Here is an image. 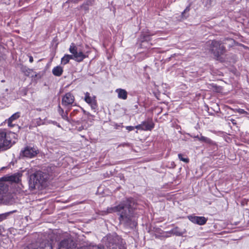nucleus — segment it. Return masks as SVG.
<instances>
[{"label": "nucleus", "mask_w": 249, "mask_h": 249, "mask_svg": "<svg viewBox=\"0 0 249 249\" xmlns=\"http://www.w3.org/2000/svg\"><path fill=\"white\" fill-rule=\"evenodd\" d=\"M132 203L129 199H127L118 206L107 208L106 213H117L119 215L120 222L128 225L133 216L134 210L131 206Z\"/></svg>", "instance_id": "1"}, {"label": "nucleus", "mask_w": 249, "mask_h": 249, "mask_svg": "<svg viewBox=\"0 0 249 249\" xmlns=\"http://www.w3.org/2000/svg\"><path fill=\"white\" fill-rule=\"evenodd\" d=\"M44 180L43 173L41 172H36L31 175L30 177L29 184L30 187L35 189L36 186L42 183Z\"/></svg>", "instance_id": "2"}, {"label": "nucleus", "mask_w": 249, "mask_h": 249, "mask_svg": "<svg viewBox=\"0 0 249 249\" xmlns=\"http://www.w3.org/2000/svg\"><path fill=\"white\" fill-rule=\"evenodd\" d=\"M39 153L37 147L31 145L26 146L20 151V155L28 158L35 157Z\"/></svg>", "instance_id": "3"}, {"label": "nucleus", "mask_w": 249, "mask_h": 249, "mask_svg": "<svg viewBox=\"0 0 249 249\" xmlns=\"http://www.w3.org/2000/svg\"><path fill=\"white\" fill-rule=\"evenodd\" d=\"M211 51L214 55L218 59L224 53L225 48L220 41L213 40L211 42Z\"/></svg>", "instance_id": "4"}, {"label": "nucleus", "mask_w": 249, "mask_h": 249, "mask_svg": "<svg viewBox=\"0 0 249 249\" xmlns=\"http://www.w3.org/2000/svg\"><path fill=\"white\" fill-rule=\"evenodd\" d=\"M70 52L72 54L73 59L77 62H81L86 57L82 52H77V48L74 43H71L69 48Z\"/></svg>", "instance_id": "5"}, {"label": "nucleus", "mask_w": 249, "mask_h": 249, "mask_svg": "<svg viewBox=\"0 0 249 249\" xmlns=\"http://www.w3.org/2000/svg\"><path fill=\"white\" fill-rule=\"evenodd\" d=\"M24 249H53L51 243L49 241H45L38 245L37 243L31 244Z\"/></svg>", "instance_id": "6"}, {"label": "nucleus", "mask_w": 249, "mask_h": 249, "mask_svg": "<svg viewBox=\"0 0 249 249\" xmlns=\"http://www.w3.org/2000/svg\"><path fill=\"white\" fill-rule=\"evenodd\" d=\"M84 100L90 106L92 109L97 108V102L94 96H91L89 93L87 92L85 93Z\"/></svg>", "instance_id": "7"}, {"label": "nucleus", "mask_w": 249, "mask_h": 249, "mask_svg": "<svg viewBox=\"0 0 249 249\" xmlns=\"http://www.w3.org/2000/svg\"><path fill=\"white\" fill-rule=\"evenodd\" d=\"M188 218L192 222L199 225H204L207 221V219L204 216L189 215Z\"/></svg>", "instance_id": "8"}, {"label": "nucleus", "mask_w": 249, "mask_h": 249, "mask_svg": "<svg viewBox=\"0 0 249 249\" xmlns=\"http://www.w3.org/2000/svg\"><path fill=\"white\" fill-rule=\"evenodd\" d=\"M10 144V141L7 139L6 133L3 131H0V148H7Z\"/></svg>", "instance_id": "9"}, {"label": "nucleus", "mask_w": 249, "mask_h": 249, "mask_svg": "<svg viewBox=\"0 0 249 249\" xmlns=\"http://www.w3.org/2000/svg\"><path fill=\"white\" fill-rule=\"evenodd\" d=\"M74 97L73 95L70 92L65 94L62 98V104L64 106H68L72 105L74 102Z\"/></svg>", "instance_id": "10"}, {"label": "nucleus", "mask_w": 249, "mask_h": 249, "mask_svg": "<svg viewBox=\"0 0 249 249\" xmlns=\"http://www.w3.org/2000/svg\"><path fill=\"white\" fill-rule=\"evenodd\" d=\"M93 117V116L89 113L86 114V116H85L84 119L81 121L80 123H81L82 125L80 126L77 127V130L78 131H80L83 129H86L88 128L90 124L87 123V122L86 121V119L87 118L88 119H92Z\"/></svg>", "instance_id": "11"}, {"label": "nucleus", "mask_w": 249, "mask_h": 249, "mask_svg": "<svg viewBox=\"0 0 249 249\" xmlns=\"http://www.w3.org/2000/svg\"><path fill=\"white\" fill-rule=\"evenodd\" d=\"M20 112H17L13 114L10 118H9L7 120H6L8 126L10 127H14L15 124L13 123L20 117Z\"/></svg>", "instance_id": "12"}, {"label": "nucleus", "mask_w": 249, "mask_h": 249, "mask_svg": "<svg viewBox=\"0 0 249 249\" xmlns=\"http://www.w3.org/2000/svg\"><path fill=\"white\" fill-rule=\"evenodd\" d=\"M142 130L143 131H151L155 126V124L152 120L143 121L142 123Z\"/></svg>", "instance_id": "13"}, {"label": "nucleus", "mask_w": 249, "mask_h": 249, "mask_svg": "<svg viewBox=\"0 0 249 249\" xmlns=\"http://www.w3.org/2000/svg\"><path fill=\"white\" fill-rule=\"evenodd\" d=\"M21 177V174L16 173L13 175L6 177V180L11 182H18L20 180Z\"/></svg>", "instance_id": "14"}, {"label": "nucleus", "mask_w": 249, "mask_h": 249, "mask_svg": "<svg viewBox=\"0 0 249 249\" xmlns=\"http://www.w3.org/2000/svg\"><path fill=\"white\" fill-rule=\"evenodd\" d=\"M115 92L118 94V98L122 100H126L127 98V92L124 89H117Z\"/></svg>", "instance_id": "15"}, {"label": "nucleus", "mask_w": 249, "mask_h": 249, "mask_svg": "<svg viewBox=\"0 0 249 249\" xmlns=\"http://www.w3.org/2000/svg\"><path fill=\"white\" fill-rule=\"evenodd\" d=\"M63 72V68L60 66L55 67L52 70L53 74L56 76H60Z\"/></svg>", "instance_id": "16"}, {"label": "nucleus", "mask_w": 249, "mask_h": 249, "mask_svg": "<svg viewBox=\"0 0 249 249\" xmlns=\"http://www.w3.org/2000/svg\"><path fill=\"white\" fill-rule=\"evenodd\" d=\"M73 59V56L70 54H65L61 60V63L63 65H66L68 64L71 59Z\"/></svg>", "instance_id": "17"}, {"label": "nucleus", "mask_w": 249, "mask_h": 249, "mask_svg": "<svg viewBox=\"0 0 249 249\" xmlns=\"http://www.w3.org/2000/svg\"><path fill=\"white\" fill-rule=\"evenodd\" d=\"M69 249V240L64 239L60 243L58 249Z\"/></svg>", "instance_id": "18"}, {"label": "nucleus", "mask_w": 249, "mask_h": 249, "mask_svg": "<svg viewBox=\"0 0 249 249\" xmlns=\"http://www.w3.org/2000/svg\"><path fill=\"white\" fill-rule=\"evenodd\" d=\"M196 138H198V139L201 142H205L207 143L211 144L212 143V141L206 137L201 136L200 137H199L198 136H197Z\"/></svg>", "instance_id": "19"}, {"label": "nucleus", "mask_w": 249, "mask_h": 249, "mask_svg": "<svg viewBox=\"0 0 249 249\" xmlns=\"http://www.w3.org/2000/svg\"><path fill=\"white\" fill-rule=\"evenodd\" d=\"M14 212V211L0 214V222L5 219L10 213H12Z\"/></svg>", "instance_id": "20"}, {"label": "nucleus", "mask_w": 249, "mask_h": 249, "mask_svg": "<svg viewBox=\"0 0 249 249\" xmlns=\"http://www.w3.org/2000/svg\"><path fill=\"white\" fill-rule=\"evenodd\" d=\"M178 157L180 160H181L185 163H188L189 161L188 158L183 157V155L181 154H178Z\"/></svg>", "instance_id": "21"}, {"label": "nucleus", "mask_w": 249, "mask_h": 249, "mask_svg": "<svg viewBox=\"0 0 249 249\" xmlns=\"http://www.w3.org/2000/svg\"><path fill=\"white\" fill-rule=\"evenodd\" d=\"M35 121L37 125H40L44 124V121L41 120L40 118L36 119Z\"/></svg>", "instance_id": "22"}, {"label": "nucleus", "mask_w": 249, "mask_h": 249, "mask_svg": "<svg viewBox=\"0 0 249 249\" xmlns=\"http://www.w3.org/2000/svg\"><path fill=\"white\" fill-rule=\"evenodd\" d=\"M237 112L240 114H247V112L244 109L241 108L237 109Z\"/></svg>", "instance_id": "23"}, {"label": "nucleus", "mask_w": 249, "mask_h": 249, "mask_svg": "<svg viewBox=\"0 0 249 249\" xmlns=\"http://www.w3.org/2000/svg\"><path fill=\"white\" fill-rule=\"evenodd\" d=\"M84 249H100L96 246H89V247L85 248Z\"/></svg>", "instance_id": "24"}, {"label": "nucleus", "mask_w": 249, "mask_h": 249, "mask_svg": "<svg viewBox=\"0 0 249 249\" xmlns=\"http://www.w3.org/2000/svg\"><path fill=\"white\" fill-rule=\"evenodd\" d=\"M125 128L128 131H131L135 129V127L132 126H127L125 127Z\"/></svg>", "instance_id": "25"}, {"label": "nucleus", "mask_w": 249, "mask_h": 249, "mask_svg": "<svg viewBox=\"0 0 249 249\" xmlns=\"http://www.w3.org/2000/svg\"><path fill=\"white\" fill-rule=\"evenodd\" d=\"M135 127V128H136L138 130H142V123H141V124H139V125H137Z\"/></svg>", "instance_id": "26"}, {"label": "nucleus", "mask_w": 249, "mask_h": 249, "mask_svg": "<svg viewBox=\"0 0 249 249\" xmlns=\"http://www.w3.org/2000/svg\"><path fill=\"white\" fill-rule=\"evenodd\" d=\"M61 115L63 119H66V120H67L68 119V117H67V115H66L64 113V114H61Z\"/></svg>", "instance_id": "27"}, {"label": "nucleus", "mask_w": 249, "mask_h": 249, "mask_svg": "<svg viewBox=\"0 0 249 249\" xmlns=\"http://www.w3.org/2000/svg\"><path fill=\"white\" fill-rule=\"evenodd\" d=\"M59 113L61 114H64V110L63 109H62L60 107H59V110H58Z\"/></svg>", "instance_id": "28"}, {"label": "nucleus", "mask_w": 249, "mask_h": 249, "mask_svg": "<svg viewBox=\"0 0 249 249\" xmlns=\"http://www.w3.org/2000/svg\"><path fill=\"white\" fill-rule=\"evenodd\" d=\"M34 61L33 57L32 56H29V62L32 63Z\"/></svg>", "instance_id": "29"}, {"label": "nucleus", "mask_w": 249, "mask_h": 249, "mask_svg": "<svg viewBox=\"0 0 249 249\" xmlns=\"http://www.w3.org/2000/svg\"><path fill=\"white\" fill-rule=\"evenodd\" d=\"M190 10V8L189 7H187L185 10L184 11H183V12L182 13V14H183L184 13L186 12H187V11H189Z\"/></svg>", "instance_id": "30"}, {"label": "nucleus", "mask_w": 249, "mask_h": 249, "mask_svg": "<svg viewBox=\"0 0 249 249\" xmlns=\"http://www.w3.org/2000/svg\"><path fill=\"white\" fill-rule=\"evenodd\" d=\"M112 249H117V245L115 244V245H113L112 244Z\"/></svg>", "instance_id": "31"}, {"label": "nucleus", "mask_w": 249, "mask_h": 249, "mask_svg": "<svg viewBox=\"0 0 249 249\" xmlns=\"http://www.w3.org/2000/svg\"><path fill=\"white\" fill-rule=\"evenodd\" d=\"M82 7H84V8L85 10H88V7H87L86 6H85L84 5H83Z\"/></svg>", "instance_id": "32"}, {"label": "nucleus", "mask_w": 249, "mask_h": 249, "mask_svg": "<svg viewBox=\"0 0 249 249\" xmlns=\"http://www.w3.org/2000/svg\"><path fill=\"white\" fill-rule=\"evenodd\" d=\"M1 232V227L0 226V233Z\"/></svg>", "instance_id": "33"}, {"label": "nucleus", "mask_w": 249, "mask_h": 249, "mask_svg": "<svg viewBox=\"0 0 249 249\" xmlns=\"http://www.w3.org/2000/svg\"><path fill=\"white\" fill-rule=\"evenodd\" d=\"M108 247L109 248V249H111V246L110 245H108Z\"/></svg>", "instance_id": "34"}]
</instances>
